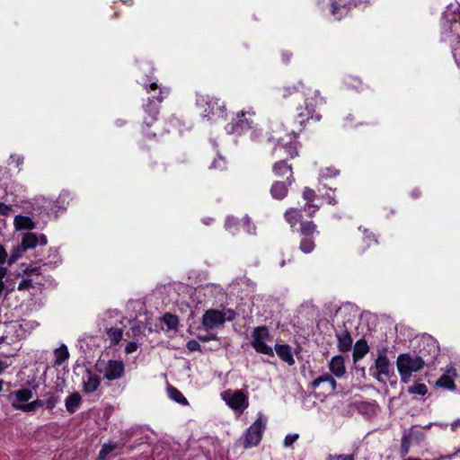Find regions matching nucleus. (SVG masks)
<instances>
[{
	"label": "nucleus",
	"instance_id": "obj_1",
	"mask_svg": "<svg viewBox=\"0 0 460 460\" xmlns=\"http://www.w3.org/2000/svg\"><path fill=\"white\" fill-rule=\"evenodd\" d=\"M304 104L299 105L296 109L297 118L301 126L310 119L319 121L322 116L316 110L325 102L324 99L320 96L318 90L306 88L304 89Z\"/></svg>",
	"mask_w": 460,
	"mask_h": 460
},
{
	"label": "nucleus",
	"instance_id": "obj_2",
	"mask_svg": "<svg viewBox=\"0 0 460 460\" xmlns=\"http://www.w3.org/2000/svg\"><path fill=\"white\" fill-rule=\"evenodd\" d=\"M197 105L200 110L203 118L215 121L223 118L225 114V104L213 96L199 94L197 98Z\"/></svg>",
	"mask_w": 460,
	"mask_h": 460
},
{
	"label": "nucleus",
	"instance_id": "obj_3",
	"mask_svg": "<svg viewBox=\"0 0 460 460\" xmlns=\"http://www.w3.org/2000/svg\"><path fill=\"white\" fill-rule=\"evenodd\" d=\"M396 365L401 380L403 383H408L412 373L423 368L425 362L418 355L404 353L398 356Z\"/></svg>",
	"mask_w": 460,
	"mask_h": 460
},
{
	"label": "nucleus",
	"instance_id": "obj_4",
	"mask_svg": "<svg viewBox=\"0 0 460 460\" xmlns=\"http://www.w3.org/2000/svg\"><path fill=\"white\" fill-rule=\"evenodd\" d=\"M235 318V313L232 309H224L222 311L209 309L202 316V326L206 331H211L221 327L226 321H233Z\"/></svg>",
	"mask_w": 460,
	"mask_h": 460
},
{
	"label": "nucleus",
	"instance_id": "obj_5",
	"mask_svg": "<svg viewBox=\"0 0 460 460\" xmlns=\"http://www.w3.org/2000/svg\"><path fill=\"white\" fill-rule=\"evenodd\" d=\"M252 346L259 353L273 356L272 348L267 344L270 341V335L266 326L256 327L252 332Z\"/></svg>",
	"mask_w": 460,
	"mask_h": 460
},
{
	"label": "nucleus",
	"instance_id": "obj_6",
	"mask_svg": "<svg viewBox=\"0 0 460 460\" xmlns=\"http://www.w3.org/2000/svg\"><path fill=\"white\" fill-rule=\"evenodd\" d=\"M267 419L258 414L256 420L248 428L244 435V447L257 446L261 440L262 433L266 428Z\"/></svg>",
	"mask_w": 460,
	"mask_h": 460
},
{
	"label": "nucleus",
	"instance_id": "obj_7",
	"mask_svg": "<svg viewBox=\"0 0 460 460\" xmlns=\"http://www.w3.org/2000/svg\"><path fill=\"white\" fill-rule=\"evenodd\" d=\"M221 397L232 410L239 413L249 406L248 397L241 390H226L221 394Z\"/></svg>",
	"mask_w": 460,
	"mask_h": 460
},
{
	"label": "nucleus",
	"instance_id": "obj_8",
	"mask_svg": "<svg viewBox=\"0 0 460 460\" xmlns=\"http://www.w3.org/2000/svg\"><path fill=\"white\" fill-rule=\"evenodd\" d=\"M97 370L109 381L120 379L124 375L125 366L121 360L110 359L104 364L98 363Z\"/></svg>",
	"mask_w": 460,
	"mask_h": 460
},
{
	"label": "nucleus",
	"instance_id": "obj_9",
	"mask_svg": "<svg viewBox=\"0 0 460 460\" xmlns=\"http://www.w3.org/2000/svg\"><path fill=\"white\" fill-rule=\"evenodd\" d=\"M255 115L254 111L250 108L248 111H242L236 115L234 121L226 127L229 133L237 132L239 129L251 128L253 119L252 117Z\"/></svg>",
	"mask_w": 460,
	"mask_h": 460
},
{
	"label": "nucleus",
	"instance_id": "obj_10",
	"mask_svg": "<svg viewBox=\"0 0 460 460\" xmlns=\"http://www.w3.org/2000/svg\"><path fill=\"white\" fill-rule=\"evenodd\" d=\"M276 157L279 158H293L296 155V145L294 141H290L288 143H283V141H279L277 145L274 146L273 150Z\"/></svg>",
	"mask_w": 460,
	"mask_h": 460
},
{
	"label": "nucleus",
	"instance_id": "obj_11",
	"mask_svg": "<svg viewBox=\"0 0 460 460\" xmlns=\"http://www.w3.org/2000/svg\"><path fill=\"white\" fill-rule=\"evenodd\" d=\"M48 243L47 237L44 234H40L39 237L36 234L26 233L23 234L22 243L26 250L32 249L37 246L38 243L46 245Z\"/></svg>",
	"mask_w": 460,
	"mask_h": 460
},
{
	"label": "nucleus",
	"instance_id": "obj_12",
	"mask_svg": "<svg viewBox=\"0 0 460 460\" xmlns=\"http://www.w3.org/2000/svg\"><path fill=\"white\" fill-rule=\"evenodd\" d=\"M100 384V377L97 375L87 371L86 375L83 378L84 392L86 394L93 393L98 389Z\"/></svg>",
	"mask_w": 460,
	"mask_h": 460
},
{
	"label": "nucleus",
	"instance_id": "obj_13",
	"mask_svg": "<svg viewBox=\"0 0 460 460\" xmlns=\"http://www.w3.org/2000/svg\"><path fill=\"white\" fill-rule=\"evenodd\" d=\"M330 371L337 377H342L346 373L344 359L341 356L333 357L329 362Z\"/></svg>",
	"mask_w": 460,
	"mask_h": 460
},
{
	"label": "nucleus",
	"instance_id": "obj_14",
	"mask_svg": "<svg viewBox=\"0 0 460 460\" xmlns=\"http://www.w3.org/2000/svg\"><path fill=\"white\" fill-rule=\"evenodd\" d=\"M376 368L377 371V376L376 378L378 380H381V376H385V377H388L390 375V365L389 360L386 356L380 355L376 360Z\"/></svg>",
	"mask_w": 460,
	"mask_h": 460
},
{
	"label": "nucleus",
	"instance_id": "obj_15",
	"mask_svg": "<svg viewBox=\"0 0 460 460\" xmlns=\"http://www.w3.org/2000/svg\"><path fill=\"white\" fill-rule=\"evenodd\" d=\"M273 172L278 176H286L287 181L291 185L293 181L292 169L290 165H288L284 161L277 162L273 166Z\"/></svg>",
	"mask_w": 460,
	"mask_h": 460
},
{
	"label": "nucleus",
	"instance_id": "obj_16",
	"mask_svg": "<svg viewBox=\"0 0 460 460\" xmlns=\"http://www.w3.org/2000/svg\"><path fill=\"white\" fill-rule=\"evenodd\" d=\"M275 350L278 356L288 365H293L295 363V359L293 358L291 348L288 345H275Z\"/></svg>",
	"mask_w": 460,
	"mask_h": 460
},
{
	"label": "nucleus",
	"instance_id": "obj_17",
	"mask_svg": "<svg viewBox=\"0 0 460 460\" xmlns=\"http://www.w3.org/2000/svg\"><path fill=\"white\" fill-rule=\"evenodd\" d=\"M288 181H287V183L283 181H276L270 188L271 196L277 199H284L288 194Z\"/></svg>",
	"mask_w": 460,
	"mask_h": 460
},
{
	"label": "nucleus",
	"instance_id": "obj_18",
	"mask_svg": "<svg viewBox=\"0 0 460 460\" xmlns=\"http://www.w3.org/2000/svg\"><path fill=\"white\" fill-rule=\"evenodd\" d=\"M338 348L341 351H349L352 346V338L349 332L343 331L337 334Z\"/></svg>",
	"mask_w": 460,
	"mask_h": 460
},
{
	"label": "nucleus",
	"instance_id": "obj_19",
	"mask_svg": "<svg viewBox=\"0 0 460 460\" xmlns=\"http://www.w3.org/2000/svg\"><path fill=\"white\" fill-rule=\"evenodd\" d=\"M16 230H31L35 227V224L29 217L16 216L13 220Z\"/></svg>",
	"mask_w": 460,
	"mask_h": 460
},
{
	"label": "nucleus",
	"instance_id": "obj_20",
	"mask_svg": "<svg viewBox=\"0 0 460 460\" xmlns=\"http://www.w3.org/2000/svg\"><path fill=\"white\" fill-rule=\"evenodd\" d=\"M327 383L330 385L331 391L333 392L336 389L337 383L334 378L328 373H325L318 377H316L311 384V386L314 389H316L320 386L321 384Z\"/></svg>",
	"mask_w": 460,
	"mask_h": 460
},
{
	"label": "nucleus",
	"instance_id": "obj_21",
	"mask_svg": "<svg viewBox=\"0 0 460 460\" xmlns=\"http://www.w3.org/2000/svg\"><path fill=\"white\" fill-rule=\"evenodd\" d=\"M81 395L74 393L66 397L65 401L66 409L69 413H74L81 403Z\"/></svg>",
	"mask_w": 460,
	"mask_h": 460
},
{
	"label": "nucleus",
	"instance_id": "obj_22",
	"mask_svg": "<svg viewBox=\"0 0 460 460\" xmlns=\"http://www.w3.org/2000/svg\"><path fill=\"white\" fill-rule=\"evenodd\" d=\"M285 219L287 222L291 226V227H294L298 222L302 221V214L301 211L297 208H289L285 212Z\"/></svg>",
	"mask_w": 460,
	"mask_h": 460
},
{
	"label": "nucleus",
	"instance_id": "obj_23",
	"mask_svg": "<svg viewBox=\"0 0 460 460\" xmlns=\"http://www.w3.org/2000/svg\"><path fill=\"white\" fill-rule=\"evenodd\" d=\"M368 352V346L364 340L356 342L353 350V359L357 361L361 359Z\"/></svg>",
	"mask_w": 460,
	"mask_h": 460
},
{
	"label": "nucleus",
	"instance_id": "obj_24",
	"mask_svg": "<svg viewBox=\"0 0 460 460\" xmlns=\"http://www.w3.org/2000/svg\"><path fill=\"white\" fill-rule=\"evenodd\" d=\"M14 401L13 402H17L19 404H25L30 399L32 398L33 393L29 388L20 389L14 392Z\"/></svg>",
	"mask_w": 460,
	"mask_h": 460
},
{
	"label": "nucleus",
	"instance_id": "obj_25",
	"mask_svg": "<svg viewBox=\"0 0 460 460\" xmlns=\"http://www.w3.org/2000/svg\"><path fill=\"white\" fill-rule=\"evenodd\" d=\"M12 405L16 408L20 409L25 412H31L36 411L37 408L41 407L44 405V401L37 399L32 401L31 402H28L25 404H19L17 402H12Z\"/></svg>",
	"mask_w": 460,
	"mask_h": 460
},
{
	"label": "nucleus",
	"instance_id": "obj_26",
	"mask_svg": "<svg viewBox=\"0 0 460 460\" xmlns=\"http://www.w3.org/2000/svg\"><path fill=\"white\" fill-rule=\"evenodd\" d=\"M55 361L54 364L57 366L62 365L68 358L69 352L66 345H61L59 348L54 350Z\"/></svg>",
	"mask_w": 460,
	"mask_h": 460
},
{
	"label": "nucleus",
	"instance_id": "obj_27",
	"mask_svg": "<svg viewBox=\"0 0 460 460\" xmlns=\"http://www.w3.org/2000/svg\"><path fill=\"white\" fill-rule=\"evenodd\" d=\"M317 226L313 221H303L299 233L304 237H311L312 234L316 233Z\"/></svg>",
	"mask_w": 460,
	"mask_h": 460
},
{
	"label": "nucleus",
	"instance_id": "obj_28",
	"mask_svg": "<svg viewBox=\"0 0 460 460\" xmlns=\"http://www.w3.org/2000/svg\"><path fill=\"white\" fill-rule=\"evenodd\" d=\"M167 393H168V396L170 397V399H172V401L180 403V404H182V405H187L188 404V401L187 399L184 397V395L178 390L176 389L175 387L173 386H169L167 388Z\"/></svg>",
	"mask_w": 460,
	"mask_h": 460
},
{
	"label": "nucleus",
	"instance_id": "obj_29",
	"mask_svg": "<svg viewBox=\"0 0 460 460\" xmlns=\"http://www.w3.org/2000/svg\"><path fill=\"white\" fill-rule=\"evenodd\" d=\"M149 101L151 100L149 99ZM145 112L147 114V116L145 117L144 123L146 126H150L156 119L158 108L157 106L152 105V103H150L149 106L145 109Z\"/></svg>",
	"mask_w": 460,
	"mask_h": 460
},
{
	"label": "nucleus",
	"instance_id": "obj_30",
	"mask_svg": "<svg viewBox=\"0 0 460 460\" xmlns=\"http://www.w3.org/2000/svg\"><path fill=\"white\" fill-rule=\"evenodd\" d=\"M315 248V243L311 237H303L300 241L299 249L304 253H311Z\"/></svg>",
	"mask_w": 460,
	"mask_h": 460
},
{
	"label": "nucleus",
	"instance_id": "obj_31",
	"mask_svg": "<svg viewBox=\"0 0 460 460\" xmlns=\"http://www.w3.org/2000/svg\"><path fill=\"white\" fill-rule=\"evenodd\" d=\"M122 330L119 328H110L107 330V335L111 344H118L122 339Z\"/></svg>",
	"mask_w": 460,
	"mask_h": 460
},
{
	"label": "nucleus",
	"instance_id": "obj_32",
	"mask_svg": "<svg viewBox=\"0 0 460 460\" xmlns=\"http://www.w3.org/2000/svg\"><path fill=\"white\" fill-rule=\"evenodd\" d=\"M163 323L167 325V327L171 330H174L177 328L178 324H179V320H178V317L176 315H173L170 313H166L164 316H163Z\"/></svg>",
	"mask_w": 460,
	"mask_h": 460
},
{
	"label": "nucleus",
	"instance_id": "obj_33",
	"mask_svg": "<svg viewBox=\"0 0 460 460\" xmlns=\"http://www.w3.org/2000/svg\"><path fill=\"white\" fill-rule=\"evenodd\" d=\"M26 251L22 243L21 245H17L14 247L10 254V257L8 258V263L12 264L15 262L19 258H21L23 254V252Z\"/></svg>",
	"mask_w": 460,
	"mask_h": 460
},
{
	"label": "nucleus",
	"instance_id": "obj_34",
	"mask_svg": "<svg viewBox=\"0 0 460 460\" xmlns=\"http://www.w3.org/2000/svg\"><path fill=\"white\" fill-rule=\"evenodd\" d=\"M437 385L438 386L452 389L455 387V383L453 378L448 375H442L439 379L437 381Z\"/></svg>",
	"mask_w": 460,
	"mask_h": 460
},
{
	"label": "nucleus",
	"instance_id": "obj_35",
	"mask_svg": "<svg viewBox=\"0 0 460 460\" xmlns=\"http://www.w3.org/2000/svg\"><path fill=\"white\" fill-rule=\"evenodd\" d=\"M45 396L47 397L46 401L44 402L46 408L49 410L54 409L56 404L59 402V397L52 393H48Z\"/></svg>",
	"mask_w": 460,
	"mask_h": 460
},
{
	"label": "nucleus",
	"instance_id": "obj_36",
	"mask_svg": "<svg viewBox=\"0 0 460 460\" xmlns=\"http://www.w3.org/2000/svg\"><path fill=\"white\" fill-rule=\"evenodd\" d=\"M428 392V388L424 384H415L409 387V393L419 395H425Z\"/></svg>",
	"mask_w": 460,
	"mask_h": 460
},
{
	"label": "nucleus",
	"instance_id": "obj_37",
	"mask_svg": "<svg viewBox=\"0 0 460 460\" xmlns=\"http://www.w3.org/2000/svg\"><path fill=\"white\" fill-rule=\"evenodd\" d=\"M302 196L306 200L305 204H313V201L316 198V193L314 190L305 187L303 190Z\"/></svg>",
	"mask_w": 460,
	"mask_h": 460
},
{
	"label": "nucleus",
	"instance_id": "obj_38",
	"mask_svg": "<svg viewBox=\"0 0 460 460\" xmlns=\"http://www.w3.org/2000/svg\"><path fill=\"white\" fill-rule=\"evenodd\" d=\"M339 173L338 170L331 167L323 169L320 172L321 179H327L332 176H336Z\"/></svg>",
	"mask_w": 460,
	"mask_h": 460
},
{
	"label": "nucleus",
	"instance_id": "obj_39",
	"mask_svg": "<svg viewBox=\"0 0 460 460\" xmlns=\"http://www.w3.org/2000/svg\"><path fill=\"white\" fill-rule=\"evenodd\" d=\"M33 286V279L30 277L23 279L18 285V290H26Z\"/></svg>",
	"mask_w": 460,
	"mask_h": 460
},
{
	"label": "nucleus",
	"instance_id": "obj_40",
	"mask_svg": "<svg viewBox=\"0 0 460 460\" xmlns=\"http://www.w3.org/2000/svg\"><path fill=\"white\" fill-rule=\"evenodd\" d=\"M298 438V434H288L286 436L283 445L285 447H291Z\"/></svg>",
	"mask_w": 460,
	"mask_h": 460
},
{
	"label": "nucleus",
	"instance_id": "obj_41",
	"mask_svg": "<svg viewBox=\"0 0 460 460\" xmlns=\"http://www.w3.org/2000/svg\"><path fill=\"white\" fill-rule=\"evenodd\" d=\"M116 448V446L115 445H103L101 451H100V454H99V456L103 459L106 457V456L108 454H110L111 452H112L114 449Z\"/></svg>",
	"mask_w": 460,
	"mask_h": 460
},
{
	"label": "nucleus",
	"instance_id": "obj_42",
	"mask_svg": "<svg viewBox=\"0 0 460 460\" xmlns=\"http://www.w3.org/2000/svg\"><path fill=\"white\" fill-rule=\"evenodd\" d=\"M24 274L27 276V277H32V276H39L40 275V268L38 267H28L25 270H24Z\"/></svg>",
	"mask_w": 460,
	"mask_h": 460
},
{
	"label": "nucleus",
	"instance_id": "obj_43",
	"mask_svg": "<svg viewBox=\"0 0 460 460\" xmlns=\"http://www.w3.org/2000/svg\"><path fill=\"white\" fill-rule=\"evenodd\" d=\"M186 347L190 351H196L200 349L199 343L195 340H190L187 342Z\"/></svg>",
	"mask_w": 460,
	"mask_h": 460
},
{
	"label": "nucleus",
	"instance_id": "obj_44",
	"mask_svg": "<svg viewBox=\"0 0 460 460\" xmlns=\"http://www.w3.org/2000/svg\"><path fill=\"white\" fill-rule=\"evenodd\" d=\"M236 226V220L234 217H227L226 221V228L234 233V230L235 229Z\"/></svg>",
	"mask_w": 460,
	"mask_h": 460
},
{
	"label": "nucleus",
	"instance_id": "obj_45",
	"mask_svg": "<svg viewBox=\"0 0 460 460\" xmlns=\"http://www.w3.org/2000/svg\"><path fill=\"white\" fill-rule=\"evenodd\" d=\"M14 286H5L4 283V279H0V296L4 294L5 291L6 293H10L13 291Z\"/></svg>",
	"mask_w": 460,
	"mask_h": 460
},
{
	"label": "nucleus",
	"instance_id": "obj_46",
	"mask_svg": "<svg viewBox=\"0 0 460 460\" xmlns=\"http://www.w3.org/2000/svg\"><path fill=\"white\" fill-rule=\"evenodd\" d=\"M328 460H354L353 455L330 456Z\"/></svg>",
	"mask_w": 460,
	"mask_h": 460
},
{
	"label": "nucleus",
	"instance_id": "obj_47",
	"mask_svg": "<svg viewBox=\"0 0 460 460\" xmlns=\"http://www.w3.org/2000/svg\"><path fill=\"white\" fill-rule=\"evenodd\" d=\"M11 164H14L17 167L22 164L23 156L20 155H12L10 156Z\"/></svg>",
	"mask_w": 460,
	"mask_h": 460
},
{
	"label": "nucleus",
	"instance_id": "obj_48",
	"mask_svg": "<svg viewBox=\"0 0 460 460\" xmlns=\"http://www.w3.org/2000/svg\"><path fill=\"white\" fill-rule=\"evenodd\" d=\"M319 206L314 204H305L304 209L308 211V216L313 217L318 210Z\"/></svg>",
	"mask_w": 460,
	"mask_h": 460
},
{
	"label": "nucleus",
	"instance_id": "obj_49",
	"mask_svg": "<svg viewBox=\"0 0 460 460\" xmlns=\"http://www.w3.org/2000/svg\"><path fill=\"white\" fill-rule=\"evenodd\" d=\"M137 349V344L135 341H130L126 345L125 352L130 354Z\"/></svg>",
	"mask_w": 460,
	"mask_h": 460
},
{
	"label": "nucleus",
	"instance_id": "obj_50",
	"mask_svg": "<svg viewBox=\"0 0 460 460\" xmlns=\"http://www.w3.org/2000/svg\"><path fill=\"white\" fill-rule=\"evenodd\" d=\"M12 210V207L0 202V214L7 216Z\"/></svg>",
	"mask_w": 460,
	"mask_h": 460
},
{
	"label": "nucleus",
	"instance_id": "obj_51",
	"mask_svg": "<svg viewBox=\"0 0 460 460\" xmlns=\"http://www.w3.org/2000/svg\"><path fill=\"white\" fill-rule=\"evenodd\" d=\"M297 89L296 86H288V87H285L283 88V97L284 98H287L288 96L291 95L293 93L296 92Z\"/></svg>",
	"mask_w": 460,
	"mask_h": 460
},
{
	"label": "nucleus",
	"instance_id": "obj_52",
	"mask_svg": "<svg viewBox=\"0 0 460 460\" xmlns=\"http://www.w3.org/2000/svg\"><path fill=\"white\" fill-rule=\"evenodd\" d=\"M409 447H410V445H409L407 438H403L402 443V456H406L409 453Z\"/></svg>",
	"mask_w": 460,
	"mask_h": 460
},
{
	"label": "nucleus",
	"instance_id": "obj_53",
	"mask_svg": "<svg viewBox=\"0 0 460 460\" xmlns=\"http://www.w3.org/2000/svg\"><path fill=\"white\" fill-rule=\"evenodd\" d=\"M7 260V252L3 245H0V264H4Z\"/></svg>",
	"mask_w": 460,
	"mask_h": 460
},
{
	"label": "nucleus",
	"instance_id": "obj_54",
	"mask_svg": "<svg viewBox=\"0 0 460 460\" xmlns=\"http://www.w3.org/2000/svg\"><path fill=\"white\" fill-rule=\"evenodd\" d=\"M199 339L201 341L207 342V341H212V340H217V336L215 334L208 333V334H206V335H199Z\"/></svg>",
	"mask_w": 460,
	"mask_h": 460
},
{
	"label": "nucleus",
	"instance_id": "obj_55",
	"mask_svg": "<svg viewBox=\"0 0 460 460\" xmlns=\"http://www.w3.org/2000/svg\"><path fill=\"white\" fill-rule=\"evenodd\" d=\"M225 165V162L223 160V158L219 157L218 160H215L214 163L212 164L211 167H218V168H223Z\"/></svg>",
	"mask_w": 460,
	"mask_h": 460
},
{
	"label": "nucleus",
	"instance_id": "obj_56",
	"mask_svg": "<svg viewBox=\"0 0 460 460\" xmlns=\"http://www.w3.org/2000/svg\"><path fill=\"white\" fill-rule=\"evenodd\" d=\"M7 274V269L4 267V264H0V279H4Z\"/></svg>",
	"mask_w": 460,
	"mask_h": 460
},
{
	"label": "nucleus",
	"instance_id": "obj_57",
	"mask_svg": "<svg viewBox=\"0 0 460 460\" xmlns=\"http://www.w3.org/2000/svg\"><path fill=\"white\" fill-rule=\"evenodd\" d=\"M326 199H327L328 203L331 205H335L337 203L335 198L331 195H327Z\"/></svg>",
	"mask_w": 460,
	"mask_h": 460
},
{
	"label": "nucleus",
	"instance_id": "obj_58",
	"mask_svg": "<svg viewBox=\"0 0 460 460\" xmlns=\"http://www.w3.org/2000/svg\"><path fill=\"white\" fill-rule=\"evenodd\" d=\"M244 224L247 226V230H246L247 233L252 234V232L251 228H250V226H249L250 225V221H249L248 218L244 219Z\"/></svg>",
	"mask_w": 460,
	"mask_h": 460
},
{
	"label": "nucleus",
	"instance_id": "obj_59",
	"mask_svg": "<svg viewBox=\"0 0 460 460\" xmlns=\"http://www.w3.org/2000/svg\"><path fill=\"white\" fill-rule=\"evenodd\" d=\"M337 9H338V6H337L336 3H332V14H336Z\"/></svg>",
	"mask_w": 460,
	"mask_h": 460
},
{
	"label": "nucleus",
	"instance_id": "obj_60",
	"mask_svg": "<svg viewBox=\"0 0 460 460\" xmlns=\"http://www.w3.org/2000/svg\"><path fill=\"white\" fill-rule=\"evenodd\" d=\"M160 93L161 94H164V95H167L169 93V90L167 88H164V89H162L160 91Z\"/></svg>",
	"mask_w": 460,
	"mask_h": 460
},
{
	"label": "nucleus",
	"instance_id": "obj_61",
	"mask_svg": "<svg viewBox=\"0 0 460 460\" xmlns=\"http://www.w3.org/2000/svg\"><path fill=\"white\" fill-rule=\"evenodd\" d=\"M149 87L151 90H155L157 88V84L156 83H152Z\"/></svg>",
	"mask_w": 460,
	"mask_h": 460
},
{
	"label": "nucleus",
	"instance_id": "obj_62",
	"mask_svg": "<svg viewBox=\"0 0 460 460\" xmlns=\"http://www.w3.org/2000/svg\"><path fill=\"white\" fill-rule=\"evenodd\" d=\"M460 424V421H456L452 424V429H455L456 426H458Z\"/></svg>",
	"mask_w": 460,
	"mask_h": 460
},
{
	"label": "nucleus",
	"instance_id": "obj_63",
	"mask_svg": "<svg viewBox=\"0 0 460 460\" xmlns=\"http://www.w3.org/2000/svg\"><path fill=\"white\" fill-rule=\"evenodd\" d=\"M366 239H367V240H369V241H376V240L374 239V236H370V235H367V236H366Z\"/></svg>",
	"mask_w": 460,
	"mask_h": 460
},
{
	"label": "nucleus",
	"instance_id": "obj_64",
	"mask_svg": "<svg viewBox=\"0 0 460 460\" xmlns=\"http://www.w3.org/2000/svg\"><path fill=\"white\" fill-rule=\"evenodd\" d=\"M406 460H420V458H416V457H409Z\"/></svg>",
	"mask_w": 460,
	"mask_h": 460
}]
</instances>
